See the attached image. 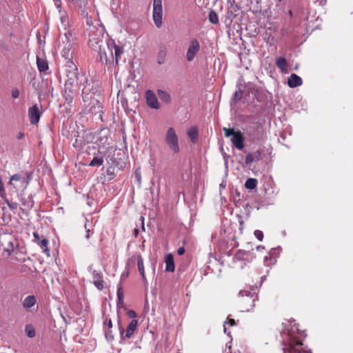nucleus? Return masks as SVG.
<instances>
[{"label": "nucleus", "mask_w": 353, "mask_h": 353, "mask_svg": "<svg viewBox=\"0 0 353 353\" xmlns=\"http://www.w3.org/2000/svg\"><path fill=\"white\" fill-rule=\"evenodd\" d=\"M282 338L283 353H312L303 350L302 340L294 329L284 332Z\"/></svg>", "instance_id": "nucleus-1"}, {"label": "nucleus", "mask_w": 353, "mask_h": 353, "mask_svg": "<svg viewBox=\"0 0 353 353\" xmlns=\"http://www.w3.org/2000/svg\"><path fill=\"white\" fill-rule=\"evenodd\" d=\"M123 53V46H100L99 54L101 60L112 63L115 59L118 64L121 54Z\"/></svg>", "instance_id": "nucleus-2"}, {"label": "nucleus", "mask_w": 353, "mask_h": 353, "mask_svg": "<svg viewBox=\"0 0 353 353\" xmlns=\"http://www.w3.org/2000/svg\"><path fill=\"white\" fill-rule=\"evenodd\" d=\"M225 137H231L232 145L238 150L244 148V137L240 130H234V128H223Z\"/></svg>", "instance_id": "nucleus-3"}, {"label": "nucleus", "mask_w": 353, "mask_h": 353, "mask_svg": "<svg viewBox=\"0 0 353 353\" xmlns=\"http://www.w3.org/2000/svg\"><path fill=\"white\" fill-rule=\"evenodd\" d=\"M165 141L169 149L174 154H178L179 152V137L173 128L170 127L168 129L165 134Z\"/></svg>", "instance_id": "nucleus-4"}, {"label": "nucleus", "mask_w": 353, "mask_h": 353, "mask_svg": "<svg viewBox=\"0 0 353 353\" xmlns=\"http://www.w3.org/2000/svg\"><path fill=\"white\" fill-rule=\"evenodd\" d=\"M68 67L70 68V70L67 71V79L64 86L65 92L68 90V92L70 93L72 92L74 87L77 85L78 77L77 72V68L76 65H68Z\"/></svg>", "instance_id": "nucleus-5"}, {"label": "nucleus", "mask_w": 353, "mask_h": 353, "mask_svg": "<svg viewBox=\"0 0 353 353\" xmlns=\"http://www.w3.org/2000/svg\"><path fill=\"white\" fill-rule=\"evenodd\" d=\"M256 296L249 293L242 295L239 299V307L241 312H250L253 310Z\"/></svg>", "instance_id": "nucleus-6"}, {"label": "nucleus", "mask_w": 353, "mask_h": 353, "mask_svg": "<svg viewBox=\"0 0 353 353\" xmlns=\"http://www.w3.org/2000/svg\"><path fill=\"white\" fill-rule=\"evenodd\" d=\"M118 327H119V334H120L121 339L123 340L125 339H130L132 337V336L134 334V333L137 330L138 321L137 319H132L129 323V324L127 327L125 335H124L125 330L121 324L120 319L118 320Z\"/></svg>", "instance_id": "nucleus-7"}, {"label": "nucleus", "mask_w": 353, "mask_h": 353, "mask_svg": "<svg viewBox=\"0 0 353 353\" xmlns=\"http://www.w3.org/2000/svg\"><path fill=\"white\" fill-rule=\"evenodd\" d=\"M153 20L155 25L159 28L162 24V1H153Z\"/></svg>", "instance_id": "nucleus-8"}, {"label": "nucleus", "mask_w": 353, "mask_h": 353, "mask_svg": "<svg viewBox=\"0 0 353 353\" xmlns=\"http://www.w3.org/2000/svg\"><path fill=\"white\" fill-rule=\"evenodd\" d=\"M55 6L59 9L60 14V20L63 27L65 28L70 25L71 19L66 12L61 11V0H55Z\"/></svg>", "instance_id": "nucleus-9"}, {"label": "nucleus", "mask_w": 353, "mask_h": 353, "mask_svg": "<svg viewBox=\"0 0 353 353\" xmlns=\"http://www.w3.org/2000/svg\"><path fill=\"white\" fill-rule=\"evenodd\" d=\"M41 112L37 104L32 105L28 109V117L30 123L37 124L41 117Z\"/></svg>", "instance_id": "nucleus-10"}, {"label": "nucleus", "mask_w": 353, "mask_h": 353, "mask_svg": "<svg viewBox=\"0 0 353 353\" xmlns=\"http://www.w3.org/2000/svg\"><path fill=\"white\" fill-rule=\"evenodd\" d=\"M253 254L250 252L239 250L234 254V259L236 261H244L245 264L253 259Z\"/></svg>", "instance_id": "nucleus-11"}, {"label": "nucleus", "mask_w": 353, "mask_h": 353, "mask_svg": "<svg viewBox=\"0 0 353 353\" xmlns=\"http://www.w3.org/2000/svg\"><path fill=\"white\" fill-rule=\"evenodd\" d=\"M145 98L148 105L154 109L159 108V103L156 94L152 90H148L145 92Z\"/></svg>", "instance_id": "nucleus-12"}, {"label": "nucleus", "mask_w": 353, "mask_h": 353, "mask_svg": "<svg viewBox=\"0 0 353 353\" xmlns=\"http://www.w3.org/2000/svg\"><path fill=\"white\" fill-rule=\"evenodd\" d=\"M34 241L37 243L39 247L43 250V252H45L48 256L49 254L48 249V240L46 238L41 239L39 234L37 232L33 233Z\"/></svg>", "instance_id": "nucleus-13"}, {"label": "nucleus", "mask_w": 353, "mask_h": 353, "mask_svg": "<svg viewBox=\"0 0 353 353\" xmlns=\"http://www.w3.org/2000/svg\"><path fill=\"white\" fill-rule=\"evenodd\" d=\"M93 284L98 290H103L104 288V281L101 273L94 270L92 272Z\"/></svg>", "instance_id": "nucleus-14"}, {"label": "nucleus", "mask_w": 353, "mask_h": 353, "mask_svg": "<svg viewBox=\"0 0 353 353\" xmlns=\"http://www.w3.org/2000/svg\"><path fill=\"white\" fill-rule=\"evenodd\" d=\"M303 83L302 79L296 74H292L288 80V85L290 88H296L301 85Z\"/></svg>", "instance_id": "nucleus-15"}, {"label": "nucleus", "mask_w": 353, "mask_h": 353, "mask_svg": "<svg viewBox=\"0 0 353 353\" xmlns=\"http://www.w3.org/2000/svg\"><path fill=\"white\" fill-rule=\"evenodd\" d=\"M275 64L282 73H288V62L285 57H280L276 58L275 60Z\"/></svg>", "instance_id": "nucleus-16"}, {"label": "nucleus", "mask_w": 353, "mask_h": 353, "mask_svg": "<svg viewBox=\"0 0 353 353\" xmlns=\"http://www.w3.org/2000/svg\"><path fill=\"white\" fill-rule=\"evenodd\" d=\"M165 271L173 272L175 269L174 258L172 254H168L165 256Z\"/></svg>", "instance_id": "nucleus-17"}, {"label": "nucleus", "mask_w": 353, "mask_h": 353, "mask_svg": "<svg viewBox=\"0 0 353 353\" xmlns=\"http://www.w3.org/2000/svg\"><path fill=\"white\" fill-rule=\"evenodd\" d=\"M37 302L36 297L33 295H30L26 297L23 301V307L26 309L29 310L32 307H33Z\"/></svg>", "instance_id": "nucleus-18"}, {"label": "nucleus", "mask_w": 353, "mask_h": 353, "mask_svg": "<svg viewBox=\"0 0 353 353\" xmlns=\"http://www.w3.org/2000/svg\"><path fill=\"white\" fill-rule=\"evenodd\" d=\"M63 43H73L75 41V36L70 30L66 31L63 36L61 37Z\"/></svg>", "instance_id": "nucleus-19"}, {"label": "nucleus", "mask_w": 353, "mask_h": 353, "mask_svg": "<svg viewBox=\"0 0 353 353\" xmlns=\"http://www.w3.org/2000/svg\"><path fill=\"white\" fill-rule=\"evenodd\" d=\"M199 51V46H190V48L186 54L187 60L188 61H192Z\"/></svg>", "instance_id": "nucleus-20"}, {"label": "nucleus", "mask_w": 353, "mask_h": 353, "mask_svg": "<svg viewBox=\"0 0 353 353\" xmlns=\"http://www.w3.org/2000/svg\"><path fill=\"white\" fill-rule=\"evenodd\" d=\"M137 267L138 270L141 275L142 279L143 281H146V277L145 274V270H144V265H143V259L141 254H138L137 256Z\"/></svg>", "instance_id": "nucleus-21"}, {"label": "nucleus", "mask_w": 353, "mask_h": 353, "mask_svg": "<svg viewBox=\"0 0 353 353\" xmlns=\"http://www.w3.org/2000/svg\"><path fill=\"white\" fill-rule=\"evenodd\" d=\"M37 65L40 72H45L48 70V64L46 59L37 57Z\"/></svg>", "instance_id": "nucleus-22"}, {"label": "nucleus", "mask_w": 353, "mask_h": 353, "mask_svg": "<svg viewBox=\"0 0 353 353\" xmlns=\"http://www.w3.org/2000/svg\"><path fill=\"white\" fill-rule=\"evenodd\" d=\"M117 307H123L124 305L123 299H124V293L121 284L120 283L118 285L117 288Z\"/></svg>", "instance_id": "nucleus-23"}, {"label": "nucleus", "mask_w": 353, "mask_h": 353, "mask_svg": "<svg viewBox=\"0 0 353 353\" xmlns=\"http://www.w3.org/2000/svg\"><path fill=\"white\" fill-rule=\"evenodd\" d=\"M188 134L191 139L192 143H196L198 139V129L195 126L191 127L188 130Z\"/></svg>", "instance_id": "nucleus-24"}, {"label": "nucleus", "mask_w": 353, "mask_h": 353, "mask_svg": "<svg viewBox=\"0 0 353 353\" xmlns=\"http://www.w3.org/2000/svg\"><path fill=\"white\" fill-rule=\"evenodd\" d=\"M62 56L67 60H68V64L70 65H74V64L73 63V62L71 61L72 59V52H70V48H66L65 47L63 49V51H62Z\"/></svg>", "instance_id": "nucleus-25"}, {"label": "nucleus", "mask_w": 353, "mask_h": 353, "mask_svg": "<svg viewBox=\"0 0 353 353\" xmlns=\"http://www.w3.org/2000/svg\"><path fill=\"white\" fill-rule=\"evenodd\" d=\"M258 181L256 179L254 178H249L247 179L245 183V187L247 189L252 190L255 188L257 185Z\"/></svg>", "instance_id": "nucleus-26"}, {"label": "nucleus", "mask_w": 353, "mask_h": 353, "mask_svg": "<svg viewBox=\"0 0 353 353\" xmlns=\"http://www.w3.org/2000/svg\"><path fill=\"white\" fill-rule=\"evenodd\" d=\"M25 332L27 336L29 338H33L36 334L35 330L31 324H28L26 325Z\"/></svg>", "instance_id": "nucleus-27"}, {"label": "nucleus", "mask_w": 353, "mask_h": 353, "mask_svg": "<svg viewBox=\"0 0 353 353\" xmlns=\"http://www.w3.org/2000/svg\"><path fill=\"white\" fill-rule=\"evenodd\" d=\"M209 21L213 24L219 23V17L216 12L214 10H211L209 13Z\"/></svg>", "instance_id": "nucleus-28"}, {"label": "nucleus", "mask_w": 353, "mask_h": 353, "mask_svg": "<svg viewBox=\"0 0 353 353\" xmlns=\"http://www.w3.org/2000/svg\"><path fill=\"white\" fill-rule=\"evenodd\" d=\"M259 161V157H255L254 154L249 153L245 157V164L250 165L254 161Z\"/></svg>", "instance_id": "nucleus-29"}, {"label": "nucleus", "mask_w": 353, "mask_h": 353, "mask_svg": "<svg viewBox=\"0 0 353 353\" xmlns=\"http://www.w3.org/2000/svg\"><path fill=\"white\" fill-rule=\"evenodd\" d=\"M103 160L101 158L94 157L89 163L90 166H100L103 165Z\"/></svg>", "instance_id": "nucleus-30"}, {"label": "nucleus", "mask_w": 353, "mask_h": 353, "mask_svg": "<svg viewBox=\"0 0 353 353\" xmlns=\"http://www.w3.org/2000/svg\"><path fill=\"white\" fill-rule=\"evenodd\" d=\"M158 94L160 99H165L166 101L170 100V95L166 92L163 90H159Z\"/></svg>", "instance_id": "nucleus-31"}, {"label": "nucleus", "mask_w": 353, "mask_h": 353, "mask_svg": "<svg viewBox=\"0 0 353 353\" xmlns=\"http://www.w3.org/2000/svg\"><path fill=\"white\" fill-rule=\"evenodd\" d=\"M80 8H85L88 3L87 0H75L74 2Z\"/></svg>", "instance_id": "nucleus-32"}, {"label": "nucleus", "mask_w": 353, "mask_h": 353, "mask_svg": "<svg viewBox=\"0 0 353 353\" xmlns=\"http://www.w3.org/2000/svg\"><path fill=\"white\" fill-rule=\"evenodd\" d=\"M254 234L255 237L258 240H259L261 241L263 240V233L262 231L256 230L254 231Z\"/></svg>", "instance_id": "nucleus-33"}, {"label": "nucleus", "mask_w": 353, "mask_h": 353, "mask_svg": "<svg viewBox=\"0 0 353 353\" xmlns=\"http://www.w3.org/2000/svg\"><path fill=\"white\" fill-rule=\"evenodd\" d=\"M165 56V52L163 51H161L158 57V63L162 64L164 61V57Z\"/></svg>", "instance_id": "nucleus-34"}, {"label": "nucleus", "mask_w": 353, "mask_h": 353, "mask_svg": "<svg viewBox=\"0 0 353 353\" xmlns=\"http://www.w3.org/2000/svg\"><path fill=\"white\" fill-rule=\"evenodd\" d=\"M21 176L20 174H15L11 176L10 183L11 184L12 181H19V180H21Z\"/></svg>", "instance_id": "nucleus-35"}, {"label": "nucleus", "mask_w": 353, "mask_h": 353, "mask_svg": "<svg viewBox=\"0 0 353 353\" xmlns=\"http://www.w3.org/2000/svg\"><path fill=\"white\" fill-rule=\"evenodd\" d=\"M11 95L12 98L17 99L19 97V91L18 89L15 88L12 90Z\"/></svg>", "instance_id": "nucleus-36"}, {"label": "nucleus", "mask_w": 353, "mask_h": 353, "mask_svg": "<svg viewBox=\"0 0 353 353\" xmlns=\"http://www.w3.org/2000/svg\"><path fill=\"white\" fill-rule=\"evenodd\" d=\"M223 353H232V345H226L225 349L223 350Z\"/></svg>", "instance_id": "nucleus-37"}, {"label": "nucleus", "mask_w": 353, "mask_h": 353, "mask_svg": "<svg viewBox=\"0 0 353 353\" xmlns=\"http://www.w3.org/2000/svg\"><path fill=\"white\" fill-rule=\"evenodd\" d=\"M127 314L130 318H132L133 319H135V318L137 316V313L134 310H129Z\"/></svg>", "instance_id": "nucleus-38"}, {"label": "nucleus", "mask_w": 353, "mask_h": 353, "mask_svg": "<svg viewBox=\"0 0 353 353\" xmlns=\"http://www.w3.org/2000/svg\"><path fill=\"white\" fill-rule=\"evenodd\" d=\"M185 248L184 247H181L177 250V254L180 256L183 255L185 253Z\"/></svg>", "instance_id": "nucleus-39"}, {"label": "nucleus", "mask_w": 353, "mask_h": 353, "mask_svg": "<svg viewBox=\"0 0 353 353\" xmlns=\"http://www.w3.org/2000/svg\"><path fill=\"white\" fill-rule=\"evenodd\" d=\"M13 246L11 244V246L10 248H6V252L8 254V255H11V254L13 252Z\"/></svg>", "instance_id": "nucleus-40"}, {"label": "nucleus", "mask_w": 353, "mask_h": 353, "mask_svg": "<svg viewBox=\"0 0 353 353\" xmlns=\"http://www.w3.org/2000/svg\"><path fill=\"white\" fill-rule=\"evenodd\" d=\"M227 323L231 326H234L236 325L235 321L233 319H228Z\"/></svg>", "instance_id": "nucleus-41"}, {"label": "nucleus", "mask_w": 353, "mask_h": 353, "mask_svg": "<svg viewBox=\"0 0 353 353\" xmlns=\"http://www.w3.org/2000/svg\"><path fill=\"white\" fill-rule=\"evenodd\" d=\"M24 137V134L23 132H19L17 135L18 139H21Z\"/></svg>", "instance_id": "nucleus-42"}, {"label": "nucleus", "mask_w": 353, "mask_h": 353, "mask_svg": "<svg viewBox=\"0 0 353 353\" xmlns=\"http://www.w3.org/2000/svg\"><path fill=\"white\" fill-rule=\"evenodd\" d=\"M108 326L109 328H112V321L110 319L108 322Z\"/></svg>", "instance_id": "nucleus-43"}, {"label": "nucleus", "mask_w": 353, "mask_h": 353, "mask_svg": "<svg viewBox=\"0 0 353 353\" xmlns=\"http://www.w3.org/2000/svg\"><path fill=\"white\" fill-rule=\"evenodd\" d=\"M134 234L135 236H137L138 235V234H139V229L135 228L134 230Z\"/></svg>", "instance_id": "nucleus-44"}, {"label": "nucleus", "mask_w": 353, "mask_h": 353, "mask_svg": "<svg viewBox=\"0 0 353 353\" xmlns=\"http://www.w3.org/2000/svg\"><path fill=\"white\" fill-rule=\"evenodd\" d=\"M141 228H142V230H143V231L145 230V226H144L143 220L142 221V226H141Z\"/></svg>", "instance_id": "nucleus-45"}, {"label": "nucleus", "mask_w": 353, "mask_h": 353, "mask_svg": "<svg viewBox=\"0 0 353 353\" xmlns=\"http://www.w3.org/2000/svg\"><path fill=\"white\" fill-rule=\"evenodd\" d=\"M86 237L88 239L90 237V230H87V235H86Z\"/></svg>", "instance_id": "nucleus-46"}, {"label": "nucleus", "mask_w": 353, "mask_h": 353, "mask_svg": "<svg viewBox=\"0 0 353 353\" xmlns=\"http://www.w3.org/2000/svg\"><path fill=\"white\" fill-rule=\"evenodd\" d=\"M192 45H194V44H199V43H198V41H197L196 40H195V41H193L192 42Z\"/></svg>", "instance_id": "nucleus-47"}, {"label": "nucleus", "mask_w": 353, "mask_h": 353, "mask_svg": "<svg viewBox=\"0 0 353 353\" xmlns=\"http://www.w3.org/2000/svg\"><path fill=\"white\" fill-rule=\"evenodd\" d=\"M289 14L290 15V17H292V10H289Z\"/></svg>", "instance_id": "nucleus-48"}, {"label": "nucleus", "mask_w": 353, "mask_h": 353, "mask_svg": "<svg viewBox=\"0 0 353 353\" xmlns=\"http://www.w3.org/2000/svg\"><path fill=\"white\" fill-rule=\"evenodd\" d=\"M69 1H71V2H74L75 0H68Z\"/></svg>", "instance_id": "nucleus-49"}, {"label": "nucleus", "mask_w": 353, "mask_h": 353, "mask_svg": "<svg viewBox=\"0 0 353 353\" xmlns=\"http://www.w3.org/2000/svg\"><path fill=\"white\" fill-rule=\"evenodd\" d=\"M297 68H298V66H297V65H296V66H295V68H294V69H295V70H297Z\"/></svg>", "instance_id": "nucleus-50"}, {"label": "nucleus", "mask_w": 353, "mask_h": 353, "mask_svg": "<svg viewBox=\"0 0 353 353\" xmlns=\"http://www.w3.org/2000/svg\"><path fill=\"white\" fill-rule=\"evenodd\" d=\"M224 332H226V327H224Z\"/></svg>", "instance_id": "nucleus-51"}, {"label": "nucleus", "mask_w": 353, "mask_h": 353, "mask_svg": "<svg viewBox=\"0 0 353 353\" xmlns=\"http://www.w3.org/2000/svg\"><path fill=\"white\" fill-rule=\"evenodd\" d=\"M260 248H261V247H260V246H258V247H257V250H259Z\"/></svg>", "instance_id": "nucleus-52"}, {"label": "nucleus", "mask_w": 353, "mask_h": 353, "mask_svg": "<svg viewBox=\"0 0 353 353\" xmlns=\"http://www.w3.org/2000/svg\"><path fill=\"white\" fill-rule=\"evenodd\" d=\"M279 1H281L282 0H279Z\"/></svg>", "instance_id": "nucleus-53"}]
</instances>
